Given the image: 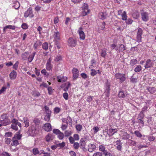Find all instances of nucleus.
Wrapping results in <instances>:
<instances>
[{
    "label": "nucleus",
    "instance_id": "43",
    "mask_svg": "<svg viewBox=\"0 0 156 156\" xmlns=\"http://www.w3.org/2000/svg\"><path fill=\"white\" fill-rule=\"evenodd\" d=\"M135 135L137 137H141L142 136V134L138 131H135L134 133Z\"/></svg>",
    "mask_w": 156,
    "mask_h": 156
},
{
    "label": "nucleus",
    "instance_id": "42",
    "mask_svg": "<svg viewBox=\"0 0 156 156\" xmlns=\"http://www.w3.org/2000/svg\"><path fill=\"white\" fill-rule=\"evenodd\" d=\"M91 75L92 76H94L97 73V72L94 69H92L91 70Z\"/></svg>",
    "mask_w": 156,
    "mask_h": 156
},
{
    "label": "nucleus",
    "instance_id": "41",
    "mask_svg": "<svg viewBox=\"0 0 156 156\" xmlns=\"http://www.w3.org/2000/svg\"><path fill=\"white\" fill-rule=\"evenodd\" d=\"M137 62V60L136 59H133L131 60L130 62V64L132 66H133L136 64Z\"/></svg>",
    "mask_w": 156,
    "mask_h": 156
},
{
    "label": "nucleus",
    "instance_id": "2",
    "mask_svg": "<svg viewBox=\"0 0 156 156\" xmlns=\"http://www.w3.org/2000/svg\"><path fill=\"white\" fill-rule=\"evenodd\" d=\"M111 85L109 83L107 82L105 83V96L108 97L109 96L110 91V87Z\"/></svg>",
    "mask_w": 156,
    "mask_h": 156
},
{
    "label": "nucleus",
    "instance_id": "22",
    "mask_svg": "<svg viewBox=\"0 0 156 156\" xmlns=\"http://www.w3.org/2000/svg\"><path fill=\"white\" fill-rule=\"evenodd\" d=\"M53 138L52 135L51 134L47 135L45 137V140L47 142H49L50 140H52Z\"/></svg>",
    "mask_w": 156,
    "mask_h": 156
},
{
    "label": "nucleus",
    "instance_id": "7",
    "mask_svg": "<svg viewBox=\"0 0 156 156\" xmlns=\"http://www.w3.org/2000/svg\"><path fill=\"white\" fill-rule=\"evenodd\" d=\"M141 14L142 20L145 22L147 21L149 19L147 13L146 12H143L141 13Z\"/></svg>",
    "mask_w": 156,
    "mask_h": 156
},
{
    "label": "nucleus",
    "instance_id": "14",
    "mask_svg": "<svg viewBox=\"0 0 156 156\" xmlns=\"http://www.w3.org/2000/svg\"><path fill=\"white\" fill-rule=\"evenodd\" d=\"M147 89L151 94H153L156 92V89L154 87H148Z\"/></svg>",
    "mask_w": 156,
    "mask_h": 156
},
{
    "label": "nucleus",
    "instance_id": "16",
    "mask_svg": "<svg viewBox=\"0 0 156 156\" xmlns=\"http://www.w3.org/2000/svg\"><path fill=\"white\" fill-rule=\"evenodd\" d=\"M16 136H14L12 138V143H11V145L12 146H16L19 144V141L17 140H16Z\"/></svg>",
    "mask_w": 156,
    "mask_h": 156
},
{
    "label": "nucleus",
    "instance_id": "59",
    "mask_svg": "<svg viewBox=\"0 0 156 156\" xmlns=\"http://www.w3.org/2000/svg\"><path fill=\"white\" fill-rule=\"evenodd\" d=\"M143 30L141 28H139L138 29L137 33V35H140L142 36V34Z\"/></svg>",
    "mask_w": 156,
    "mask_h": 156
},
{
    "label": "nucleus",
    "instance_id": "13",
    "mask_svg": "<svg viewBox=\"0 0 156 156\" xmlns=\"http://www.w3.org/2000/svg\"><path fill=\"white\" fill-rule=\"evenodd\" d=\"M117 130L116 129H109L108 130V134L109 136H111L116 133Z\"/></svg>",
    "mask_w": 156,
    "mask_h": 156
},
{
    "label": "nucleus",
    "instance_id": "18",
    "mask_svg": "<svg viewBox=\"0 0 156 156\" xmlns=\"http://www.w3.org/2000/svg\"><path fill=\"white\" fill-rule=\"evenodd\" d=\"M152 66V62L150 59H148L146 61L145 67L146 69L150 68Z\"/></svg>",
    "mask_w": 156,
    "mask_h": 156
},
{
    "label": "nucleus",
    "instance_id": "48",
    "mask_svg": "<svg viewBox=\"0 0 156 156\" xmlns=\"http://www.w3.org/2000/svg\"><path fill=\"white\" fill-rule=\"evenodd\" d=\"M12 134L11 132H6L5 133L4 136L5 137H11L12 136Z\"/></svg>",
    "mask_w": 156,
    "mask_h": 156
},
{
    "label": "nucleus",
    "instance_id": "62",
    "mask_svg": "<svg viewBox=\"0 0 156 156\" xmlns=\"http://www.w3.org/2000/svg\"><path fill=\"white\" fill-rule=\"evenodd\" d=\"M33 122L36 124H37L40 122V121L39 119L37 118H35L33 121Z\"/></svg>",
    "mask_w": 156,
    "mask_h": 156
},
{
    "label": "nucleus",
    "instance_id": "26",
    "mask_svg": "<svg viewBox=\"0 0 156 156\" xmlns=\"http://www.w3.org/2000/svg\"><path fill=\"white\" fill-rule=\"evenodd\" d=\"M53 68V65L51 63H47L46 64V69L48 71L52 70Z\"/></svg>",
    "mask_w": 156,
    "mask_h": 156
},
{
    "label": "nucleus",
    "instance_id": "28",
    "mask_svg": "<svg viewBox=\"0 0 156 156\" xmlns=\"http://www.w3.org/2000/svg\"><path fill=\"white\" fill-rule=\"evenodd\" d=\"M42 44V43L39 41H37L34 44V47L35 49H36L38 46H41Z\"/></svg>",
    "mask_w": 156,
    "mask_h": 156
},
{
    "label": "nucleus",
    "instance_id": "31",
    "mask_svg": "<svg viewBox=\"0 0 156 156\" xmlns=\"http://www.w3.org/2000/svg\"><path fill=\"white\" fill-rule=\"evenodd\" d=\"M55 144H57V147H60V148L63 147L66 145L65 143L64 142H62L61 143H58Z\"/></svg>",
    "mask_w": 156,
    "mask_h": 156
},
{
    "label": "nucleus",
    "instance_id": "46",
    "mask_svg": "<svg viewBox=\"0 0 156 156\" xmlns=\"http://www.w3.org/2000/svg\"><path fill=\"white\" fill-rule=\"evenodd\" d=\"M74 148L76 150L80 146L79 144L77 142H75L74 143L73 145Z\"/></svg>",
    "mask_w": 156,
    "mask_h": 156
},
{
    "label": "nucleus",
    "instance_id": "50",
    "mask_svg": "<svg viewBox=\"0 0 156 156\" xmlns=\"http://www.w3.org/2000/svg\"><path fill=\"white\" fill-rule=\"evenodd\" d=\"M11 128L15 130H18V128L17 125L14 124L11 125Z\"/></svg>",
    "mask_w": 156,
    "mask_h": 156
},
{
    "label": "nucleus",
    "instance_id": "40",
    "mask_svg": "<svg viewBox=\"0 0 156 156\" xmlns=\"http://www.w3.org/2000/svg\"><path fill=\"white\" fill-rule=\"evenodd\" d=\"M141 66L139 65L136 66V67L134 71L136 72H140L141 70Z\"/></svg>",
    "mask_w": 156,
    "mask_h": 156
},
{
    "label": "nucleus",
    "instance_id": "45",
    "mask_svg": "<svg viewBox=\"0 0 156 156\" xmlns=\"http://www.w3.org/2000/svg\"><path fill=\"white\" fill-rule=\"evenodd\" d=\"M15 136H16L17 139L20 140L22 137V135L20 134L19 132H17Z\"/></svg>",
    "mask_w": 156,
    "mask_h": 156
},
{
    "label": "nucleus",
    "instance_id": "35",
    "mask_svg": "<svg viewBox=\"0 0 156 156\" xmlns=\"http://www.w3.org/2000/svg\"><path fill=\"white\" fill-rule=\"evenodd\" d=\"M15 4L13 6V7L16 9H17L20 7V3L18 2H15L14 3Z\"/></svg>",
    "mask_w": 156,
    "mask_h": 156
},
{
    "label": "nucleus",
    "instance_id": "51",
    "mask_svg": "<svg viewBox=\"0 0 156 156\" xmlns=\"http://www.w3.org/2000/svg\"><path fill=\"white\" fill-rule=\"evenodd\" d=\"M48 93L49 95H51L52 94L53 90L52 89L51 87H49L48 88Z\"/></svg>",
    "mask_w": 156,
    "mask_h": 156
},
{
    "label": "nucleus",
    "instance_id": "6",
    "mask_svg": "<svg viewBox=\"0 0 156 156\" xmlns=\"http://www.w3.org/2000/svg\"><path fill=\"white\" fill-rule=\"evenodd\" d=\"M86 139L82 138L81 139L80 141V148H81L83 151H85V150L86 149L85 147L86 144Z\"/></svg>",
    "mask_w": 156,
    "mask_h": 156
},
{
    "label": "nucleus",
    "instance_id": "63",
    "mask_svg": "<svg viewBox=\"0 0 156 156\" xmlns=\"http://www.w3.org/2000/svg\"><path fill=\"white\" fill-rule=\"evenodd\" d=\"M76 128L78 131H80L82 129V126L80 125H78L76 126Z\"/></svg>",
    "mask_w": 156,
    "mask_h": 156
},
{
    "label": "nucleus",
    "instance_id": "39",
    "mask_svg": "<svg viewBox=\"0 0 156 156\" xmlns=\"http://www.w3.org/2000/svg\"><path fill=\"white\" fill-rule=\"evenodd\" d=\"M122 19L124 20H126L127 19V15L125 11H124L123 14L122 15Z\"/></svg>",
    "mask_w": 156,
    "mask_h": 156
},
{
    "label": "nucleus",
    "instance_id": "44",
    "mask_svg": "<svg viewBox=\"0 0 156 156\" xmlns=\"http://www.w3.org/2000/svg\"><path fill=\"white\" fill-rule=\"evenodd\" d=\"M11 141V140L10 138H6L5 139V142L8 145L9 144Z\"/></svg>",
    "mask_w": 156,
    "mask_h": 156
},
{
    "label": "nucleus",
    "instance_id": "9",
    "mask_svg": "<svg viewBox=\"0 0 156 156\" xmlns=\"http://www.w3.org/2000/svg\"><path fill=\"white\" fill-rule=\"evenodd\" d=\"M82 30V27H80L79 28L78 31L80 35V38L83 40H84L85 38V36Z\"/></svg>",
    "mask_w": 156,
    "mask_h": 156
},
{
    "label": "nucleus",
    "instance_id": "5",
    "mask_svg": "<svg viewBox=\"0 0 156 156\" xmlns=\"http://www.w3.org/2000/svg\"><path fill=\"white\" fill-rule=\"evenodd\" d=\"M36 129L34 126H32L29 128L28 132L30 135L34 136L36 134Z\"/></svg>",
    "mask_w": 156,
    "mask_h": 156
},
{
    "label": "nucleus",
    "instance_id": "54",
    "mask_svg": "<svg viewBox=\"0 0 156 156\" xmlns=\"http://www.w3.org/2000/svg\"><path fill=\"white\" fill-rule=\"evenodd\" d=\"M106 55V51L105 50H102L101 52V56L102 57L105 58Z\"/></svg>",
    "mask_w": 156,
    "mask_h": 156
},
{
    "label": "nucleus",
    "instance_id": "15",
    "mask_svg": "<svg viewBox=\"0 0 156 156\" xmlns=\"http://www.w3.org/2000/svg\"><path fill=\"white\" fill-rule=\"evenodd\" d=\"M96 148V146L94 144H90L88 145V151L90 152H92L95 150Z\"/></svg>",
    "mask_w": 156,
    "mask_h": 156
},
{
    "label": "nucleus",
    "instance_id": "12",
    "mask_svg": "<svg viewBox=\"0 0 156 156\" xmlns=\"http://www.w3.org/2000/svg\"><path fill=\"white\" fill-rule=\"evenodd\" d=\"M44 130L47 132H49L51 130V126L50 123H46L44 125Z\"/></svg>",
    "mask_w": 156,
    "mask_h": 156
},
{
    "label": "nucleus",
    "instance_id": "60",
    "mask_svg": "<svg viewBox=\"0 0 156 156\" xmlns=\"http://www.w3.org/2000/svg\"><path fill=\"white\" fill-rule=\"evenodd\" d=\"M53 132L54 133H55L57 135H58L59 133H60V132H61V131L58 129H54L53 131Z\"/></svg>",
    "mask_w": 156,
    "mask_h": 156
},
{
    "label": "nucleus",
    "instance_id": "10",
    "mask_svg": "<svg viewBox=\"0 0 156 156\" xmlns=\"http://www.w3.org/2000/svg\"><path fill=\"white\" fill-rule=\"evenodd\" d=\"M128 93L126 91H120L119 92L118 96L120 98H124L127 96Z\"/></svg>",
    "mask_w": 156,
    "mask_h": 156
},
{
    "label": "nucleus",
    "instance_id": "34",
    "mask_svg": "<svg viewBox=\"0 0 156 156\" xmlns=\"http://www.w3.org/2000/svg\"><path fill=\"white\" fill-rule=\"evenodd\" d=\"M43 48L45 50H47L48 49V44L45 42L42 44V45Z\"/></svg>",
    "mask_w": 156,
    "mask_h": 156
},
{
    "label": "nucleus",
    "instance_id": "4",
    "mask_svg": "<svg viewBox=\"0 0 156 156\" xmlns=\"http://www.w3.org/2000/svg\"><path fill=\"white\" fill-rule=\"evenodd\" d=\"M68 42V46L71 47H75L76 44V41L72 38H69Z\"/></svg>",
    "mask_w": 156,
    "mask_h": 156
},
{
    "label": "nucleus",
    "instance_id": "47",
    "mask_svg": "<svg viewBox=\"0 0 156 156\" xmlns=\"http://www.w3.org/2000/svg\"><path fill=\"white\" fill-rule=\"evenodd\" d=\"M104 154L105 156H113L112 154L110 152L107 151V150L104 152Z\"/></svg>",
    "mask_w": 156,
    "mask_h": 156
},
{
    "label": "nucleus",
    "instance_id": "17",
    "mask_svg": "<svg viewBox=\"0 0 156 156\" xmlns=\"http://www.w3.org/2000/svg\"><path fill=\"white\" fill-rule=\"evenodd\" d=\"M107 16V14L106 12H101L99 13L98 16L99 18L102 20L106 19Z\"/></svg>",
    "mask_w": 156,
    "mask_h": 156
},
{
    "label": "nucleus",
    "instance_id": "29",
    "mask_svg": "<svg viewBox=\"0 0 156 156\" xmlns=\"http://www.w3.org/2000/svg\"><path fill=\"white\" fill-rule=\"evenodd\" d=\"M106 147L105 146L101 145L99 147V149L100 151H101L103 154L107 151L105 150Z\"/></svg>",
    "mask_w": 156,
    "mask_h": 156
},
{
    "label": "nucleus",
    "instance_id": "37",
    "mask_svg": "<svg viewBox=\"0 0 156 156\" xmlns=\"http://www.w3.org/2000/svg\"><path fill=\"white\" fill-rule=\"evenodd\" d=\"M59 40H55V44L57 45V47L58 49L60 48V42L59 41Z\"/></svg>",
    "mask_w": 156,
    "mask_h": 156
},
{
    "label": "nucleus",
    "instance_id": "58",
    "mask_svg": "<svg viewBox=\"0 0 156 156\" xmlns=\"http://www.w3.org/2000/svg\"><path fill=\"white\" fill-rule=\"evenodd\" d=\"M137 41L140 42L141 41L142 37L140 35H137Z\"/></svg>",
    "mask_w": 156,
    "mask_h": 156
},
{
    "label": "nucleus",
    "instance_id": "52",
    "mask_svg": "<svg viewBox=\"0 0 156 156\" xmlns=\"http://www.w3.org/2000/svg\"><path fill=\"white\" fill-rule=\"evenodd\" d=\"M82 8L84 10H89L88 9V5L86 3H84Z\"/></svg>",
    "mask_w": 156,
    "mask_h": 156
},
{
    "label": "nucleus",
    "instance_id": "24",
    "mask_svg": "<svg viewBox=\"0 0 156 156\" xmlns=\"http://www.w3.org/2000/svg\"><path fill=\"white\" fill-rule=\"evenodd\" d=\"M36 52H34L31 55H30L28 58V61L30 62H32L34 59V57L36 54Z\"/></svg>",
    "mask_w": 156,
    "mask_h": 156
},
{
    "label": "nucleus",
    "instance_id": "23",
    "mask_svg": "<svg viewBox=\"0 0 156 156\" xmlns=\"http://www.w3.org/2000/svg\"><path fill=\"white\" fill-rule=\"evenodd\" d=\"M54 37L55 40H60V34L58 32H55Z\"/></svg>",
    "mask_w": 156,
    "mask_h": 156
},
{
    "label": "nucleus",
    "instance_id": "20",
    "mask_svg": "<svg viewBox=\"0 0 156 156\" xmlns=\"http://www.w3.org/2000/svg\"><path fill=\"white\" fill-rule=\"evenodd\" d=\"M11 122L12 124H15L16 125H18L20 127H21V124L20 122H19L18 121L17 119H13L12 120Z\"/></svg>",
    "mask_w": 156,
    "mask_h": 156
},
{
    "label": "nucleus",
    "instance_id": "55",
    "mask_svg": "<svg viewBox=\"0 0 156 156\" xmlns=\"http://www.w3.org/2000/svg\"><path fill=\"white\" fill-rule=\"evenodd\" d=\"M51 115H46L44 117V120L46 121H49L50 119Z\"/></svg>",
    "mask_w": 156,
    "mask_h": 156
},
{
    "label": "nucleus",
    "instance_id": "3",
    "mask_svg": "<svg viewBox=\"0 0 156 156\" xmlns=\"http://www.w3.org/2000/svg\"><path fill=\"white\" fill-rule=\"evenodd\" d=\"M24 16L25 17H27L29 16L31 18H32L34 16V15L33 13L32 8L30 7L24 13Z\"/></svg>",
    "mask_w": 156,
    "mask_h": 156
},
{
    "label": "nucleus",
    "instance_id": "19",
    "mask_svg": "<svg viewBox=\"0 0 156 156\" xmlns=\"http://www.w3.org/2000/svg\"><path fill=\"white\" fill-rule=\"evenodd\" d=\"M23 121L24 123L25 124L24 127H28L29 126V120L28 119L27 117H24L23 119Z\"/></svg>",
    "mask_w": 156,
    "mask_h": 156
},
{
    "label": "nucleus",
    "instance_id": "56",
    "mask_svg": "<svg viewBox=\"0 0 156 156\" xmlns=\"http://www.w3.org/2000/svg\"><path fill=\"white\" fill-rule=\"evenodd\" d=\"M5 28H9L12 30H15V27L14 26L8 25L5 27Z\"/></svg>",
    "mask_w": 156,
    "mask_h": 156
},
{
    "label": "nucleus",
    "instance_id": "21",
    "mask_svg": "<svg viewBox=\"0 0 156 156\" xmlns=\"http://www.w3.org/2000/svg\"><path fill=\"white\" fill-rule=\"evenodd\" d=\"M132 16L134 18L138 19L140 16L139 12L137 11H135L133 14Z\"/></svg>",
    "mask_w": 156,
    "mask_h": 156
},
{
    "label": "nucleus",
    "instance_id": "57",
    "mask_svg": "<svg viewBox=\"0 0 156 156\" xmlns=\"http://www.w3.org/2000/svg\"><path fill=\"white\" fill-rule=\"evenodd\" d=\"M64 133L66 136H68L71 135V131L68 130L66 131Z\"/></svg>",
    "mask_w": 156,
    "mask_h": 156
},
{
    "label": "nucleus",
    "instance_id": "30",
    "mask_svg": "<svg viewBox=\"0 0 156 156\" xmlns=\"http://www.w3.org/2000/svg\"><path fill=\"white\" fill-rule=\"evenodd\" d=\"M44 108L45 110L46 115H51V110L49 109V107L46 106H45Z\"/></svg>",
    "mask_w": 156,
    "mask_h": 156
},
{
    "label": "nucleus",
    "instance_id": "33",
    "mask_svg": "<svg viewBox=\"0 0 156 156\" xmlns=\"http://www.w3.org/2000/svg\"><path fill=\"white\" fill-rule=\"evenodd\" d=\"M126 50V48L125 46L122 44H120L119 48V51H123Z\"/></svg>",
    "mask_w": 156,
    "mask_h": 156
},
{
    "label": "nucleus",
    "instance_id": "32",
    "mask_svg": "<svg viewBox=\"0 0 156 156\" xmlns=\"http://www.w3.org/2000/svg\"><path fill=\"white\" fill-rule=\"evenodd\" d=\"M144 116V115L143 112H141L139 114L137 119H143Z\"/></svg>",
    "mask_w": 156,
    "mask_h": 156
},
{
    "label": "nucleus",
    "instance_id": "25",
    "mask_svg": "<svg viewBox=\"0 0 156 156\" xmlns=\"http://www.w3.org/2000/svg\"><path fill=\"white\" fill-rule=\"evenodd\" d=\"M32 153L33 154L36 155L37 154H40V151L39 150L38 148L37 147H35L32 150Z\"/></svg>",
    "mask_w": 156,
    "mask_h": 156
},
{
    "label": "nucleus",
    "instance_id": "38",
    "mask_svg": "<svg viewBox=\"0 0 156 156\" xmlns=\"http://www.w3.org/2000/svg\"><path fill=\"white\" fill-rule=\"evenodd\" d=\"M58 137L60 140H62L64 137V134L61 132H60V133H59V134L58 135Z\"/></svg>",
    "mask_w": 156,
    "mask_h": 156
},
{
    "label": "nucleus",
    "instance_id": "27",
    "mask_svg": "<svg viewBox=\"0 0 156 156\" xmlns=\"http://www.w3.org/2000/svg\"><path fill=\"white\" fill-rule=\"evenodd\" d=\"M29 54L28 52H25L22 54V58L23 60H26L27 58V55Z\"/></svg>",
    "mask_w": 156,
    "mask_h": 156
},
{
    "label": "nucleus",
    "instance_id": "8",
    "mask_svg": "<svg viewBox=\"0 0 156 156\" xmlns=\"http://www.w3.org/2000/svg\"><path fill=\"white\" fill-rule=\"evenodd\" d=\"M1 118L3 120L1 121L2 123L4 126H5L9 124L8 121L7 122H5V121L6 120H4V119H8V117L7 116V114H3L1 116Z\"/></svg>",
    "mask_w": 156,
    "mask_h": 156
},
{
    "label": "nucleus",
    "instance_id": "36",
    "mask_svg": "<svg viewBox=\"0 0 156 156\" xmlns=\"http://www.w3.org/2000/svg\"><path fill=\"white\" fill-rule=\"evenodd\" d=\"M130 81L131 82L134 83L137 82V79L136 78H134L132 76L130 79Z\"/></svg>",
    "mask_w": 156,
    "mask_h": 156
},
{
    "label": "nucleus",
    "instance_id": "64",
    "mask_svg": "<svg viewBox=\"0 0 156 156\" xmlns=\"http://www.w3.org/2000/svg\"><path fill=\"white\" fill-rule=\"evenodd\" d=\"M93 156H102V154L100 152H97L94 153Z\"/></svg>",
    "mask_w": 156,
    "mask_h": 156
},
{
    "label": "nucleus",
    "instance_id": "53",
    "mask_svg": "<svg viewBox=\"0 0 156 156\" xmlns=\"http://www.w3.org/2000/svg\"><path fill=\"white\" fill-rule=\"evenodd\" d=\"M89 12V10H84L82 12V15L83 16H84L87 14Z\"/></svg>",
    "mask_w": 156,
    "mask_h": 156
},
{
    "label": "nucleus",
    "instance_id": "1",
    "mask_svg": "<svg viewBox=\"0 0 156 156\" xmlns=\"http://www.w3.org/2000/svg\"><path fill=\"white\" fill-rule=\"evenodd\" d=\"M115 76L116 79L119 80L120 83L123 82L126 79L125 74L123 73H117L115 74Z\"/></svg>",
    "mask_w": 156,
    "mask_h": 156
},
{
    "label": "nucleus",
    "instance_id": "49",
    "mask_svg": "<svg viewBox=\"0 0 156 156\" xmlns=\"http://www.w3.org/2000/svg\"><path fill=\"white\" fill-rule=\"evenodd\" d=\"M61 109L58 107H55L54 109V112L55 113L57 114L60 111Z\"/></svg>",
    "mask_w": 156,
    "mask_h": 156
},
{
    "label": "nucleus",
    "instance_id": "61",
    "mask_svg": "<svg viewBox=\"0 0 156 156\" xmlns=\"http://www.w3.org/2000/svg\"><path fill=\"white\" fill-rule=\"evenodd\" d=\"M18 61L16 62L15 64L13 66V68L15 69V70H17L18 66Z\"/></svg>",
    "mask_w": 156,
    "mask_h": 156
},
{
    "label": "nucleus",
    "instance_id": "11",
    "mask_svg": "<svg viewBox=\"0 0 156 156\" xmlns=\"http://www.w3.org/2000/svg\"><path fill=\"white\" fill-rule=\"evenodd\" d=\"M17 75V73L16 71H12L9 74L10 79L12 80H15L16 78Z\"/></svg>",
    "mask_w": 156,
    "mask_h": 156
}]
</instances>
